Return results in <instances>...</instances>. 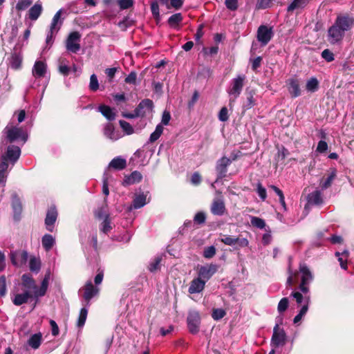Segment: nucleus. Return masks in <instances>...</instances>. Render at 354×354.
Wrapping results in <instances>:
<instances>
[{"label":"nucleus","mask_w":354,"mask_h":354,"mask_svg":"<svg viewBox=\"0 0 354 354\" xmlns=\"http://www.w3.org/2000/svg\"><path fill=\"white\" fill-rule=\"evenodd\" d=\"M6 290V278L4 275H2L0 277V296H5Z\"/></svg>","instance_id":"obj_53"},{"label":"nucleus","mask_w":354,"mask_h":354,"mask_svg":"<svg viewBox=\"0 0 354 354\" xmlns=\"http://www.w3.org/2000/svg\"><path fill=\"white\" fill-rule=\"evenodd\" d=\"M46 73V64L42 61H36L32 69V74L35 80L45 77Z\"/></svg>","instance_id":"obj_15"},{"label":"nucleus","mask_w":354,"mask_h":354,"mask_svg":"<svg viewBox=\"0 0 354 354\" xmlns=\"http://www.w3.org/2000/svg\"><path fill=\"white\" fill-rule=\"evenodd\" d=\"M62 12V10H59L55 13L50 24V29L55 30V32H58L62 24L60 20Z\"/></svg>","instance_id":"obj_34"},{"label":"nucleus","mask_w":354,"mask_h":354,"mask_svg":"<svg viewBox=\"0 0 354 354\" xmlns=\"http://www.w3.org/2000/svg\"><path fill=\"white\" fill-rule=\"evenodd\" d=\"M322 57L327 62H332L334 60L333 53L328 49H325L322 53Z\"/></svg>","instance_id":"obj_57"},{"label":"nucleus","mask_w":354,"mask_h":354,"mask_svg":"<svg viewBox=\"0 0 354 354\" xmlns=\"http://www.w3.org/2000/svg\"><path fill=\"white\" fill-rule=\"evenodd\" d=\"M306 88L308 92L314 93L319 88V82L315 77L310 78L306 84Z\"/></svg>","instance_id":"obj_37"},{"label":"nucleus","mask_w":354,"mask_h":354,"mask_svg":"<svg viewBox=\"0 0 354 354\" xmlns=\"http://www.w3.org/2000/svg\"><path fill=\"white\" fill-rule=\"evenodd\" d=\"M81 35L77 31L72 32L69 34L66 41V48L67 50L73 53H77L80 49Z\"/></svg>","instance_id":"obj_8"},{"label":"nucleus","mask_w":354,"mask_h":354,"mask_svg":"<svg viewBox=\"0 0 354 354\" xmlns=\"http://www.w3.org/2000/svg\"><path fill=\"white\" fill-rule=\"evenodd\" d=\"M225 315V312L221 308L214 309L212 312V317L214 320H219L224 317Z\"/></svg>","instance_id":"obj_54"},{"label":"nucleus","mask_w":354,"mask_h":354,"mask_svg":"<svg viewBox=\"0 0 354 354\" xmlns=\"http://www.w3.org/2000/svg\"><path fill=\"white\" fill-rule=\"evenodd\" d=\"M256 191L260 198L264 201L267 198V192L265 187H263L261 183L257 184Z\"/></svg>","instance_id":"obj_49"},{"label":"nucleus","mask_w":354,"mask_h":354,"mask_svg":"<svg viewBox=\"0 0 354 354\" xmlns=\"http://www.w3.org/2000/svg\"><path fill=\"white\" fill-rule=\"evenodd\" d=\"M337 175L336 169H333L326 179L320 181V187L322 189H326L331 186L333 181Z\"/></svg>","instance_id":"obj_33"},{"label":"nucleus","mask_w":354,"mask_h":354,"mask_svg":"<svg viewBox=\"0 0 354 354\" xmlns=\"http://www.w3.org/2000/svg\"><path fill=\"white\" fill-rule=\"evenodd\" d=\"M10 257L12 263L16 267H21L28 260V253L24 250L11 251Z\"/></svg>","instance_id":"obj_11"},{"label":"nucleus","mask_w":354,"mask_h":354,"mask_svg":"<svg viewBox=\"0 0 354 354\" xmlns=\"http://www.w3.org/2000/svg\"><path fill=\"white\" fill-rule=\"evenodd\" d=\"M49 281L46 279H43L41 285L39 286V293L40 295L43 297L46 295L48 288Z\"/></svg>","instance_id":"obj_51"},{"label":"nucleus","mask_w":354,"mask_h":354,"mask_svg":"<svg viewBox=\"0 0 354 354\" xmlns=\"http://www.w3.org/2000/svg\"><path fill=\"white\" fill-rule=\"evenodd\" d=\"M288 90L291 97L293 98L301 95L300 82L296 78H290L286 81Z\"/></svg>","instance_id":"obj_16"},{"label":"nucleus","mask_w":354,"mask_h":354,"mask_svg":"<svg viewBox=\"0 0 354 354\" xmlns=\"http://www.w3.org/2000/svg\"><path fill=\"white\" fill-rule=\"evenodd\" d=\"M218 268V266L213 263L201 266L198 270V277L207 281L216 272Z\"/></svg>","instance_id":"obj_14"},{"label":"nucleus","mask_w":354,"mask_h":354,"mask_svg":"<svg viewBox=\"0 0 354 354\" xmlns=\"http://www.w3.org/2000/svg\"><path fill=\"white\" fill-rule=\"evenodd\" d=\"M22 56L19 53H13L10 58V64L15 70L19 69L21 66Z\"/></svg>","instance_id":"obj_35"},{"label":"nucleus","mask_w":354,"mask_h":354,"mask_svg":"<svg viewBox=\"0 0 354 354\" xmlns=\"http://www.w3.org/2000/svg\"><path fill=\"white\" fill-rule=\"evenodd\" d=\"M205 214L203 212H198L194 218V221L195 223L198 224H202L204 223L205 221Z\"/></svg>","instance_id":"obj_63"},{"label":"nucleus","mask_w":354,"mask_h":354,"mask_svg":"<svg viewBox=\"0 0 354 354\" xmlns=\"http://www.w3.org/2000/svg\"><path fill=\"white\" fill-rule=\"evenodd\" d=\"M288 306H289L288 299L287 297L282 298L278 304V306H277L278 312L280 314L284 313L288 309Z\"/></svg>","instance_id":"obj_45"},{"label":"nucleus","mask_w":354,"mask_h":354,"mask_svg":"<svg viewBox=\"0 0 354 354\" xmlns=\"http://www.w3.org/2000/svg\"><path fill=\"white\" fill-rule=\"evenodd\" d=\"M142 176L140 172L135 171H133L129 176H126L123 180L122 185L124 186L138 183L141 181Z\"/></svg>","instance_id":"obj_25"},{"label":"nucleus","mask_w":354,"mask_h":354,"mask_svg":"<svg viewBox=\"0 0 354 354\" xmlns=\"http://www.w3.org/2000/svg\"><path fill=\"white\" fill-rule=\"evenodd\" d=\"M104 135L107 138L115 141L122 137L119 131H116L111 123H107L104 127Z\"/></svg>","instance_id":"obj_21"},{"label":"nucleus","mask_w":354,"mask_h":354,"mask_svg":"<svg viewBox=\"0 0 354 354\" xmlns=\"http://www.w3.org/2000/svg\"><path fill=\"white\" fill-rule=\"evenodd\" d=\"M290 297L295 299L298 305L303 304V305H306L307 308H308L310 303V295L309 292L303 293L301 291H292L290 294Z\"/></svg>","instance_id":"obj_19"},{"label":"nucleus","mask_w":354,"mask_h":354,"mask_svg":"<svg viewBox=\"0 0 354 354\" xmlns=\"http://www.w3.org/2000/svg\"><path fill=\"white\" fill-rule=\"evenodd\" d=\"M308 310V308H307L306 305H303L298 313V314L294 317L293 319V323L295 324H299L302 318L305 316V315L307 313Z\"/></svg>","instance_id":"obj_44"},{"label":"nucleus","mask_w":354,"mask_h":354,"mask_svg":"<svg viewBox=\"0 0 354 354\" xmlns=\"http://www.w3.org/2000/svg\"><path fill=\"white\" fill-rule=\"evenodd\" d=\"M228 111L226 107H223L218 113V119L222 122H225L228 120Z\"/></svg>","instance_id":"obj_62"},{"label":"nucleus","mask_w":354,"mask_h":354,"mask_svg":"<svg viewBox=\"0 0 354 354\" xmlns=\"http://www.w3.org/2000/svg\"><path fill=\"white\" fill-rule=\"evenodd\" d=\"M335 256L338 258V261L339 262L340 266L342 269H347V261L349 256V252L348 250H344L342 252H336Z\"/></svg>","instance_id":"obj_31"},{"label":"nucleus","mask_w":354,"mask_h":354,"mask_svg":"<svg viewBox=\"0 0 354 354\" xmlns=\"http://www.w3.org/2000/svg\"><path fill=\"white\" fill-rule=\"evenodd\" d=\"M225 6L230 10H236L238 8V0H225Z\"/></svg>","instance_id":"obj_58"},{"label":"nucleus","mask_w":354,"mask_h":354,"mask_svg":"<svg viewBox=\"0 0 354 354\" xmlns=\"http://www.w3.org/2000/svg\"><path fill=\"white\" fill-rule=\"evenodd\" d=\"M89 88L92 91H96L99 88V83L97 76L95 74L91 75Z\"/></svg>","instance_id":"obj_50"},{"label":"nucleus","mask_w":354,"mask_h":354,"mask_svg":"<svg viewBox=\"0 0 354 354\" xmlns=\"http://www.w3.org/2000/svg\"><path fill=\"white\" fill-rule=\"evenodd\" d=\"M245 75H238L230 82V85L227 89V92L230 97V104H232L241 95L245 81Z\"/></svg>","instance_id":"obj_4"},{"label":"nucleus","mask_w":354,"mask_h":354,"mask_svg":"<svg viewBox=\"0 0 354 354\" xmlns=\"http://www.w3.org/2000/svg\"><path fill=\"white\" fill-rule=\"evenodd\" d=\"M42 335L40 333H35L30 337L28 340V344L33 349H37L41 345Z\"/></svg>","instance_id":"obj_30"},{"label":"nucleus","mask_w":354,"mask_h":354,"mask_svg":"<svg viewBox=\"0 0 354 354\" xmlns=\"http://www.w3.org/2000/svg\"><path fill=\"white\" fill-rule=\"evenodd\" d=\"M187 324L189 331L192 334H196L199 331L201 317L199 313L195 310H190L187 317Z\"/></svg>","instance_id":"obj_7"},{"label":"nucleus","mask_w":354,"mask_h":354,"mask_svg":"<svg viewBox=\"0 0 354 354\" xmlns=\"http://www.w3.org/2000/svg\"><path fill=\"white\" fill-rule=\"evenodd\" d=\"M328 150V144L324 140H320L316 149V151L319 153H324Z\"/></svg>","instance_id":"obj_61"},{"label":"nucleus","mask_w":354,"mask_h":354,"mask_svg":"<svg viewBox=\"0 0 354 354\" xmlns=\"http://www.w3.org/2000/svg\"><path fill=\"white\" fill-rule=\"evenodd\" d=\"M30 270L32 272H35L37 273L41 268V263L40 261L36 258H31L30 260Z\"/></svg>","instance_id":"obj_46"},{"label":"nucleus","mask_w":354,"mask_h":354,"mask_svg":"<svg viewBox=\"0 0 354 354\" xmlns=\"http://www.w3.org/2000/svg\"><path fill=\"white\" fill-rule=\"evenodd\" d=\"M232 163V160L229 158L223 156L218 159L216 164V171L217 173V178L216 182L226 176L227 172V167Z\"/></svg>","instance_id":"obj_10"},{"label":"nucleus","mask_w":354,"mask_h":354,"mask_svg":"<svg viewBox=\"0 0 354 354\" xmlns=\"http://www.w3.org/2000/svg\"><path fill=\"white\" fill-rule=\"evenodd\" d=\"M210 210L212 214L214 215H223L225 212V206L223 200L222 198L214 199L211 205Z\"/></svg>","instance_id":"obj_20"},{"label":"nucleus","mask_w":354,"mask_h":354,"mask_svg":"<svg viewBox=\"0 0 354 354\" xmlns=\"http://www.w3.org/2000/svg\"><path fill=\"white\" fill-rule=\"evenodd\" d=\"M119 124L123 131L127 135H131L134 133L133 127L129 122L124 120H120Z\"/></svg>","instance_id":"obj_43"},{"label":"nucleus","mask_w":354,"mask_h":354,"mask_svg":"<svg viewBox=\"0 0 354 354\" xmlns=\"http://www.w3.org/2000/svg\"><path fill=\"white\" fill-rule=\"evenodd\" d=\"M153 108V102L149 99L142 100L136 108L135 112L137 115L144 116L147 112L151 111Z\"/></svg>","instance_id":"obj_17"},{"label":"nucleus","mask_w":354,"mask_h":354,"mask_svg":"<svg viewBox=\"0 0 354 354\" xmlns=\"http://www.w3.org/2000/svg\"><path fill=\"white\" fill-rule=\"evenodd\" d=\"M83 298L86 302L85 304L86 306H89L90 300L98 294L99 288L97 287H95L91 281H88L83 288Z\"/></svg>","instance_id":"obj_13"},{"label":"nucleus","mask_w":354,"mask_h":354,"mask_svg":"<svg viewBox=\"0 0 354 354\" xmlns=\"http://www.w3.org/2000/svg\"><path fill=\"white\" fill-rule=\"evenodd\" d=\"M183 21V16L181 13H176L172 15L168 19V24L172 28H176Z\"/></svg>","instance_id":"obj_39"},{"label":"nucleus","mask_w":354,"mask_h":354,"mask_svg":"<svg viewBox=\"0 0 354 354\" xmlns=\"http://www.w3.org/2000/svg\"><path fill=\"white\" fill-rule=\"evenodd\" d=\"M205 283L206 281L201 279L200 277L194 279L190 283V286L188 290L190 294L201 292L204 289Z\"/></svg>","instance_id":"obj_22"},{"label":"nucleus","mask_w":354,"mask_h":354,"mask_svg":"<svg viewBox=\"0 0 354 354\" xmlns=\"http://www.w3.org/2000/svg\"><path fill=\"white\" fill-rule=\"evenodd\" d=\"M112 229V226L111 225V218L109 214L105 215V218L100 224V230L104 234L109 233Z\"/></svg>","instance_id":"obj_38"},{"label":"nucleus","mask_w":354,"mask_h":354,"mask_svg":"<svg viewBox=\"0 0 354 354\" xmlns=\"http://www.w3.org/2000/svg\"><path fill=\"white\" fill-rule=\"evenodd\" d=\"M149 192H140L136 194L133 201L132 207L134 209H139L145 206L147 203V196Z\"/></svg>","instance_id":"obj_23"},{"label":"nucleus","mask_w":354,"mask_h":354,"mask_svg":"<svg viewBox=\"0 0 354 354\" xmlns=\"http://www.w3.org/2000/svg\"><path fill=\"white\" fill-rule=\"evenodd\" d=\"M251 224L259 229H263L266 226L264 220L256 216L251 217Z\"/></svg>","instance_id":"obj_47"},{"label":"nucleus","mask_w":354,"mask_h":354,"mask_svg":"<svg viewBox=\"0 0 354 354\" xmlns=\"http://www.w3.org/2000/svg\"><path fill=\"white\" fill-rule=\"evenodd\" d=\"M118 3L121 10L128 9L133 4V0H118Z\"/></svg>","instance_id":"obj_56"},{"label":"nucleus","mask_w":354,"mask_h":354,"mask_svg":"<svg viewBox=\"0 0 354 354\" xmlns=\"http://www.w3.org/2000/svg\"><path fill=\"white\" fill-rule=\"evenodd\" d=\"M308 204L312 205H318L322 203L323 199L322 196V192L319 190H315L307 196Z\"/></svg>","instance_id":"obj_26"},{"label":"nucleus","mask_w":354,"mask_h":354,"mask_svg":"<svg viewBox=\"0 0 354 354\" xmlns=\"http://www.w3.org/2000/svg\"><path fill=\"white\" fill-rule=\"evenodd\" d=\"M12 207L14 211L15 218H16L17 215L20 214L22 207L19 198L15 194L12 196Z\"/></svg>","instance_id":"obj_36"},{"label":"nucleus","mask_w":354,"mask_h":354,"mask_svg":"<svg viewBox=\"0 0 354 354\" xmlns=\"http://www.w3.org/2000/svg\"><path fill=\"white\" fill-rule=\"evenodd\" d=\"M255 104V100L254 99L253 95L250 93V95L247 97V101L245 104L243 105V108L245 109H250Z\"/></svg>","instance_id":"obj_59"},{"label":"nucleus","mask_w":354,"mask_h":354,"mask_svg":"<svg viewBox=\"0 0 354 354\" xmlns=\"http://www.w3.org/2000/svg\"><path fill=\"white\" fill-rule=\"evenodd\" d=\"M41 243L46 251H49L55 243V240L50 234H45L41 239Z\"/></svg>","instance_id":"obj_32"},{"label":"nucleus","mask_w":354,"mask_h":354,"mask_svg":"<svg viewBox=\"0 0 354 354\" xmlns=\"http://www.w3.org/2000/svg\"><path fill=\"white\" fill-rule=\"evenodd\" d=\"M21 155V149L19 147L10 145L7 147L4 154L1 155L3 160L8 161L12 165H14Z\"/></svg>","instance_id":"obj_9"},{"label":"nucleus","mask_w":354,"mask_h":354,"mask_svg":"<svg viewBox=\"0 0 354 354\" xmlns=\"http://www.w3.org/2000/svg\"><path fill=\"white\" fill-rule=\"evenodd\" d=\"M57 218V212L55 207H51L47 212L46 216L45 218V224L46 229L53 232V225L55 223Z\"/></svg>","instance_id":"obj_18"},{"label":"nucleus","mask_w":354,"mask_h":354,"mask_svg":"<svg viewBox=\"0 0 354 354\" xmlns=\"http://www.w3.org/2000/svg\"><path fill=\"white\" fill-rule=\"evenodd\" d=\"M299 272L301 274V283L299 286V290L303 293H308L310 291L309 285L313 279V275L304 263L299 265Z\"/></svg>","instance_id":"obj_6"},{"label":"nucleus","mask_w":354,"mask_h":354,"mask_svg":"<svg viewBox=\"0 0 354 354\" xmlns=\"http://www.w3.org/2000/svg\"><path fill=\"white\" fill-rule=\"evenodd\" d=\"M98 111H100L108 120L112 121L115 119V112L113 109L109 107V106L102 104L97 108Z\"/></svg>","instance_id":"obj_27"},{"label":"nucleus","mask_w":354,"mask_h":354,"mask_svg":"<svg viewBox=\"0 0 354 354\" xmlns=\"http://www.w3.org/2000/svg\"><path fill=\"white\" fill-rule=\"evenodd\" d=\"M59 72L64 76H67L70 72V68L64 63V61L60 62L59 66Z\"/></svg>","instance_id":"obj_60"},{"label":"nucleus","mask_w":354,"mask_h":354,"mask_svg":"<svg viewBox=\"0 0 354 354\" xmlns=\"http://www.w3.org/2000/svg\"><path fill=\"white\" fill-rule=\"evenodd\" d=\"M309 0H293L292 2L288 6V12H293L296 10H302L308 3Z\"/></svg>","instance_id":"obj_29"},{"label":"nucleus","mask_w":354,"mask_h":354,"mask_svg":"<svg viewBox=\"0 0 354 354\" xmlns=\"http://www.w3.org/2000/svg\"><path fill=\"white\" fill-rule=\"evenodd\" d=\"M3 135L7 142L21 141L24 144L28 140V133L22 128L9 123L3 129Z\"/></svg>","instance_id":"obj_3"},{"label":"nucleus","mask_w":354,"mask_h":354,"mask_svg":"<svg viewBox=\"0 0 354 354\" xmlns=\"http://www.w3.org/2000/svg\"><path fill=\"white\" fill-rule=\"evenodd\" d=\"M273 32L272 28L266 26H260L257 30V39L263 45H266L272 39Z\"/></svg>","instance_id":"obj_12"},{"label":"nucleus","mask_w":354,"mask_h":354,"mask_svg":"<svg viewBox=\"0 0 354 354\" xmlns=\"http://www.w3.org/2000/svg\"><path fill=\"white\" fill-rule=\"evenodd\" d=\"M221 241L226 245L233 246L236 245V238L231 236H223V237L221 239Z\"/></svg>","instance_id":"obj_55"},{"label":"nucleus","mask_w":354,"mask_h":354,"mask_svg":"<svg viewBox=\"0 0 354 354\" xmlns=\"http://www.w3.org/2000/svg\"><path fill=\"white\" fill-rule=\"evenodd\" d=\"M88 307L86 304L84 305V307H83L80 312L79 318L77 321V326L81 328L82 327L85 322L86 320L87 315H88Z\"/></svg>","instance_id":"obj_41"},{"label":"nucleus","mask_w":354,"mask_h":354,"mask_svg":"<svg viewBox=\"0 0 354 354\" xmlns=\"http://www.w3.org/2000/svg\"><path fill=\"white\" fill-rule=\"evenodd\" d=\"M282 317H277L276 319V324L273 328L271 345L274 347L283 346L286 343V333L283 328H279V325L282 323Z\"/></svg>","instance_id":"obj_5"},{"label":"nucleus","mask_w":354,"mask_h":354,"mask_svg":"<svg viewBox=\"0 0 354 354\" xmlns=\"http://www.w3.org/2000/svg\"><path fill=\"white\" fill-rule=\"evenodd\" d=\"M43 7L41 2H36L28 10V18L32 21H36L41 15Z\"/></svg>","instance_id":"obj_24"},{"label":"nucleus","mask_w":354,"mask_h":354,"mask_svg":"<svg viewBox=\"0 0 354 354\" xmlns=\"http://www.w3.org/2000/svg\"><path fill=\"white\" fill-rule=\"evenodd\" d=\"M127 161L124 158L120 156L114 158L109 165V168H113L116 170H122L126 167Z\"/></svg>","instance_id":"obj_28"},{"label":"nucleus","mask_w":354,"mask_h":354,"mask_svg":"<svg viewBox=\"0 0 354 354\" xmlns=\"http://www.w3.org/2000/svg\"><path fill=\"white\" fill-rule=\"evenodd\" d=\"M32 3V0H18L15 8L18 11L26 10Z\"/></svg>","instance_id":"obj_42"},{"label":"nucleus","mask_w":354,"mask_h":354,"mask_svg":"<svg viewBox=\"0 0 354 354\" xmlns=\"http://www.w3.org/2000/svg\"><path fill=\"white\" fill-rule=\"evenodd\" d=\"M164 127L161 124H158L155 131L150 135L149 142H153L156 141L162 135Z\"/></svg>","instance_id":"obj_40"},{"label":"nucleus","mask_w":354,"mask_h":354,"mask_svg":"<svg viewBox=\"0 0 354 354\" xmlns=\"http://www.w3.org/2000/svg\"><path fill=\"white\" fill-rule=\"evenodd\" d=\"M216 248L213 245L207 247L203 250V257L205 259H211L216 254Z\"/></svg>","instance_id":"obj_48"},{"label":"nucleus","mask_w":354,"mask_h":354,"mask_svg":"<svg viewBox=\"0 0 354 354\" xmlns=\"http://www.w3.org/2000/svg\"><path fill=\"white\" fill-rule=\"evenodd\" d=\"M161 259L159 257H156L154 260H153L149 265V270L150 272H155L158 270L160 268V263Z\"/></svg>","instance_id":"obj_52"},{"label":"nucleus","mask_w":354,"mask_h":354,"mask_svg":"<svg viewBox=\"0 0 354 354\" xmlns=\"http://www.w3.org/2000/svg\"><path fill=\"white\" fill-rule=\"evenodd\" d=\"M351 28L352 21L350 15L348 14L338 15L334 24L328 30V41L333 45L341 43L346 32L350 30Z\"/></svg>","instance_id":"obj_2"},{"label":"nucleus","mask_w":354,"mask_h":354,"mask_svg":"<svg viewBox=\"0 0 354 354\" xmlns=\"http://www.w3.org/2000/svg\"><path fill=\"white\" fill-rule=\"evenodd\" d=\"M19 286L22 292L14 295L12 299V303L19 306L28 303L30 299H32L35 301L33 306L35 308L39 298L43 297L38 292L39 290L36 281L30 274H24L21 276V282Z\"/></svg>","instance_id":"obj_1"},{"label":"nucleus","mask_w":354,"mask_h":354,"mask_svg":"<svg viewBox=\"0 0 354 354\" xmlns=\"http://www.w3.org/2000/svg\"><path fill=\"white\" fill-rule=\"evenodd\" d=\"M137 79V74L134 71H131L125 78V82L127 84H135Z\"/></svg>","instance_id":"obj_64"}]
</instances>
